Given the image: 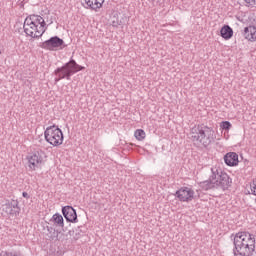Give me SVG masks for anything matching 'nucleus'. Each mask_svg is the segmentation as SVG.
Returning <instances> with one entry per match:
<instances>
[{
	"mask_svg": "<svg viewBox=\"0 0 256 256\" xmlns=\"http://www.w3.org/2000/svg\"><path fill=\"white\" fill-rule=\"evenodd\" d=\"M42 19L43 17L33 14L26 17L25 20H29L30 23H34V25H37L39 27V23H41Z\"/></svg>",
	"mask_w": 256,
	"mask_h": 256,
	"instance_id": "6ab92c4d",
	"label": "nucleus"
},
{
	"mask_svg": "<svg viewBox=\"0 0 256 256\" xmlns=\"http://www.w3.org/2000/svg\"><path fill=\"white\" fill-rule=\"evenodd\" d=\"M50 223H54L56 227H65V220L63 219V216L59 213H55L52 218L50 219Z\"/></svg>",
	"mask_w": 256,
	"mask_h": 256,
	"instance_id": "a211bd4d",
	"label": "nucleus"
},
{
	"mask_svg": "<svg viewBox=\"0 0 256 256\" xmlns=\"http://www.w3.org/2000/svg\"><path fill=\"white\" fill-rule=\"evenodd\" d=\"M125 23V18H122L121 20L116 19L112 21V27H119L120 25H123Z\"/></svg>",
	"mask_w": 256,
	"mask_h": 256,
	"instance_id": "b1692460",
	"label": "nucleus"
},
{
	"mask_svg": "<svg viewBox=\"0 0 256 256\" xmlns=\"http://www.w3.org/2000/svg\"><path fill=\"white\" fill-rule=\"evenodd\" d=\"M68 235H69L70 237H73V235H75V230H69V231H68Z\"/></svg>",
	"mask_w": 256,
	"mask_h": 256,
	"instance_id": "c85d7f7f",
	"label": "nucleus"
},
{
	"mask_svg": "<svg viewBox=\"0 0 256 256\" xmlns=\"http://www.w3.org/2000/svg\"><path fill=\"white\" fill-rule=\"evenodd\" d=\"M190 139L196 143H200L205 149L212 143H215V130L209 126L197 125L190 131Z\"/></svg>",
	"mask_w": 256,
	"mask_h": 256,
	"instance_id": "f03ea898",
	"label": "nucleus"
},
{
	"mask_svg": "<svg viewBox=\"0 0 256 256\" xmlns=\"http://www.w3.org/2000/svg\"><path fill=\"white\" fill-rule=\"evenodd\" d=\"M3 211L7 213V215H11L12 217H18L19 213H21V207H19V201L11 200L4 204Z\"/></svg>",
	"mask_w": 256,
	"mask_h": 256,
	"instance_id": "9d476101",
	"label": "nucleus"
},
{
	"mask_svg": "<svg viewBox=\"0 0 256 256\" xmlns=\"http://www.w3.org/2000/svg\"><path fill=\"white\" fill-rule=\"evenodd\" d=\"M44 138L45 141H47V143L53 147H59L60 145H63V131L59 126L55 124L46 128L44 131Z\"/></svg>",
	"mask_w": 256,
	"mask_h": 256,
	"instance_id": "20e7f679",
	"label": "nucleus"
},
{
	"mask_svg": "<svg viewBox=\"0 0 256 256\" xmlns=\"http://www.w3.org/2000/svg\"><path fill=\"white\" fill-rule=\"evenodd\" d=\"M224 162L228 167H237L239 165V155L237 152H228L224 156Z\"/></svg>",
	"mask_w": 256,
	"mask_h": 256,
	"instance_id": "ddd939ff",
	"label": "nucleus"
},
{
	"mask_svg": "<svg viewBox=\"0 0 256 256\" xmlns=\"http://www.w3.org/2000/svg\"><path fill=\"white\" fill-rule=\"evenodd\" d=\"M45 157H47V155L45 154V151L41 149H36L33 152L29 153L26 156L29 171H37V169H39L41 165H43Z\"/></svg>",
	"mask_w": 256,
	"mask_h": 256,
	"instance_id": "39448f33",
	"label": "nucleus"
},
{
	"mask_svg": "<svg viewBox=\"0 0 256 256\" xmlns=\"http://www.w3.org/2000/svg\"><path fill=\"white\" fill-rule=\"evenodd\" d=\"M84 1H85L84 8L90 9V11H95L96 13L97 11H99V9H101V7H103V3H105V0H84Z\"/></svg>",
	"mask_w": 256,
	"mask_h": 256,
	"instance_id": "4468645a",
	"label": "nucleus"
},
{
	"mask_svg": "<svg viewBox=\"0 0 256 256\" xmlns=\"http://www.w3.org/2000/svg\"><path fill=\"white\" fill-rule=\"evenodd\" d=\"M220 36L222 39H225V41H229L233 37V28L229 25H224L220 30Z\"/></svg>",
	"mask_w": 256,
	"mask_h": 256,
	"instance_id": "f3484780",
	"label": "nucleus"
},
{
	"mask_svg": "<svg viewBox=\"0 0 256 256\" xmlns=\"http://www.w3.org/2000/svg\"><path fill=\"white\" fill-rule=\"evenodd\" d=\"M39 47L46 51H57V49H63L67 46L65 45V41L59 38V36H52L50 39L40 43Z\"/></svg>",
	"mask_w": 256,
	"mask_h": 256,
	"instance_id": "423d86ee",
	"label": "nucleus"
},
{
	"mask_svg": "<svg viewBox=\"0 0 256 256\" xmlns=\"http://www.w3.org/2000/svg\"><path fill=\"white\" fill-rule=\"evenodd\" d=\"M81 233H83V230H81V226H78L76 228V232L73 237L74 241H79V238L81 237Z\"/></svg>",
	"mask_w": 256,
	"mask_h": 256,
	"instance_id": "5701e85b",
	"label": "nucleus"
},
{
	"mask_svg": "<svg viewBox=\"0 0 256 256\" xmlns=\"http://www.w3.org/2000/svg\"><path fill=\"white\" fill-rule=\"evenodd\" d=\"M62 215L68 223H78L79 219L77 218V210L73 206H64L62 207Z\"/></svg>",
	"mask_w": 256,
	"mask_h": 256,
	"instance_id": "9b49d317",
	"label": "nucleus"
},
{
	"mask_svg": "<svg viewBox=\"0 0 256 256\" xmlns=\"http://www.w3.org/2000/svg\"><path fill=\"white\" fill-rule=\"evenodd\" d=\"M175 197L183 203H189L195 199V191L189 187H181L176 191Z\"/></svg>",
	"mask_w": 256,
	"mask_h": 256,
	"instance_id": "6e6552de",
	"label": "nucleus"
},
{
	"mask_svg": "<svg viewBox=\"0 0 256 256\" xmlns=\"http://www.w3.org/2000/svg\"><path fill=\"white\" fill-rule=\"evenodd\" d=\"M22 197H24V199H31V196L27 192H22Z\"/></svg>",
	"mask_w": 256,
	"mask_h": 256,
	"instance_id": "bb28decb",
	"label": "nucleus"
},
{
	"mask_svg": "<svg viewBox=\"0 0 256 256\" xmlns=\"http://www.w3.org/2000/svg\"><path fill=\"white\" fill-rule=\"evenodd\" d=\"M244 3H246L247 7H255L256 0H244Z\"/></svg>",
	"mask_w": 256,
	"mask_h": 256,
	"instance_id": "a878e982",
	"label": "nucleus"
},
{
	"mask_svg": "<svg viewBox=\"0 0 256 256\" xmlns=\"http://www.w3.org/2000/svg\"><path fill=\"white\" fill-rule=\"evenodd\" d=\"M250 189H251V195H255L256 197V178L252 180L250 184Z\"/></svg>",
	"mask_w": 256,
	"mask_h": 256,
	"instance_id": "393cba45",
	"label": "nucleus"
},
{
	"mask_svg": "<svg viewBox=\"0 0 256 256\" xmlns=\"http://www.w3.org/2000/svg\"><path fill=\"white\" fill-rule=\"evenodd\" d=\"M233 240L234 256H256L255 235L247 231H241L231 235Z\"/></svg>",
	"mask_w": 256,
	"mask_h": 256,
	"instance_id": "f257e3e1",
	"label": "nucleus"
},
{
	"mask_svg": "<svg viewBox=\"0 0 256 256\" xmlns=\"http://www.w3.org/2000/svg\"><path fill=\"white\" fill-rule=\"evenodd\" d=\"M23 29L24 33H26L28 37H32V39H39V37H43L39 31V26L35 23L29 22V20L24 21Z\"/></svg>",
	"mask_w": 256,
	"mask_h": 256,
	"instance_id": "1a4fd4ad",
	"label": "nucleus"
},
{
	"mask_svg": "<svg viewBox=\"0 0 256 256\" xmlns=\"http://www.w3.org/2000/svg\"><path fill=\"white\" fill-rule=\"evenodd\" d=\"M46 237L48 241H59V234L61 231L55 229L53 226H46Z\"/></svg>",
	"mask_w": 256,
	"mask_h": 256,
	"instance_id": "dca6fc26",
	"label": "nucleus"
},
{
	"mask_svg": "<svg viewBox=\"0 0 256 256\" xmlns=\"http://www.w3.org/2000/svg\"><path fill=\"white\" fill-rule=\"evenodd\" d=\"M242 35L244 39H247V41H256V27L254 25L245 27L242 31Z\"/></svg>",
	"mask_w": 256,
	"mask_h": 256,
	"instance_id": "2eb2a0df",
	"label": "nucleus"
},
{
	"mask_svg": "<svg viewBox=\"0 0 256 256\" xmlns=\"http://www.w3.org/2000/svg\"><path fill=\"white\" fill-rule=\"evenodd\" d=\"M18 5L21 9L25 8V2L24 1H18Z\"/></svg>",
	"mask_w": 256,
	"mask_h": 256,
	"instance_id": "cd10ccee",
	"label": "nucleus"
},
{
	"mask_svg": "<svg viewBox=\"0 0 256 256\" xmlns=\"http://www.w3.org/2000/svg\"><path fill=\"white\" fill-rule=\"evenodd\" d=\"M220 127L223 131H229L233 125L229 121H222Z\"/></svg>",
	"mask_w": 256,
	"mask_h": 256,
	"instance_id": "4be33fe9",
	"label": "nucleus"
},
{
	"mask_svg": "<svg viewBox=\"0 0 256 256\" xmlns=\"http://www.w3.org/2000/svg\"><path fill=\"white\" fill-rule=\"evenodd\" d=\"M216 172H217V173H219V171H218V170H216Z\"/></svg>",
	"mask_w": 256,
	"mask_h": 256,
	"instance_id": "c756f323",
	"label": "nucleus"
},
{
	"mask_svg": "<svg viewBox=\"0 0 256 256\" xmlns=\"http://www.w3.org/2000/svg\"><path fill=\"white\" fill-rule=\"evenodd\" d=\"M216 174V181H214L216 187H219L223 191H227L233 183V179L227 175L226 172L220 171Z\"/></svg>",
	"mask_w": 256,
	"mask_h": 256,
	"instance_id": "0eeeda50",
	"label": "nucleus"
},
{
	"mask_svg": "<svg viewBox=\"0 0 256 256\" xmlns=\"http://www.w3.org/2000/svg\"><path fill=\"white\" fill-rule=\"evenodd\" d=\"M212 175L210 176L209 180H205L199 183V187L203 189V191H209V189H215L217 186L215 184V179H217V174L211 169Z\"/></svg>",
	"mask_w": 256,
	"mask_h": 256,
	"instance_id": "f8f14e48",
	"label": "nucleus"
},
{
	"mask_svg": "<svg viewBox=\"0 0 256 256\" xmlns=\"http://www.w3.org/2000/svg\"><path fill=\"white\" fill-rule=\"evenodd\" d=\"M0 55H1V50H0Z\"/></svg>",
	"mask_w": 256,
	"mask_h": 256,
	"instance_id": "7c9ffc66",
	"label": "nucleus"
},
{
	"mask_svg": "<svg viewBox=\"0 0 256 256\" xmlns=\"http://www.w3.org/2000/svg\"><path fill=\"white\" fill-rule=\"evenodd\" d=\"M135 138L137 139V141H143V139H145V130L143 129H137L134 133Z\"/></svg>",
	"mask_w": 256,
	"mask_h": 256,
	"instance_id": "aec40b11",
	"label": "nucleus"
},
{
	"mask_svg": "<svg viewBox=\"0 0 256 256\" xmlns=\"http://www.w3.org/2000/svg\"><path fill=\"white\" fill-rule=\"evenodd\" d=\"M38 29L40 32L39 35H43L45 31H47V23L45 22V19L42 18V21L38 24Z\"/></svg>",
	"mask_w": 256,
	"mask_h": 256,
	"instance_id": "412c9836",
	"label": "nucleus"
},
{
	"mask_svg": "<svg viewBox=\"0 0 256 256\" xmlns=\"http://www.w3.org/2000/svg\"><path fill=\"white\" fill-rule=\"evenodd\" d=\"M79 71H85V66H81L77 64V61L71 58L69 62L65 63L61 67H58L54 71V75L56 76L54 81L55 83H59V81L63 79H66L67 81H71V77H73L75 73H79Z\"/></svg>",
	"mask_w": 256,
	"mask_h": 256,
	"instance_id": "7ed1b4c3",
	"label": "nucleus"
}]
</instances>
